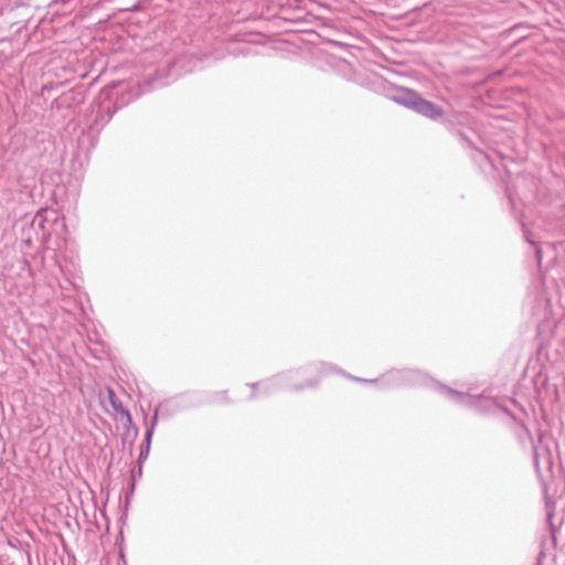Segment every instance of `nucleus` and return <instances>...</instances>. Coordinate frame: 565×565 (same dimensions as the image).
<instances>
[{"mask_svg": "<svg viewBox=\"0 0 565 565\" xmlns=\"http://www.w3.org/2000/svg\"><path fill=\"white\" fill-rule=\"evenodd\" d=\"M413 107L417 113L431 119H437L444 115V111L439 106L419 97L416 98V100L413 104Z\"/></svg>", "mask_w": 565, "mask_h": 565, "instance_id": "1", "label": "nucleus"}]
</instances>
